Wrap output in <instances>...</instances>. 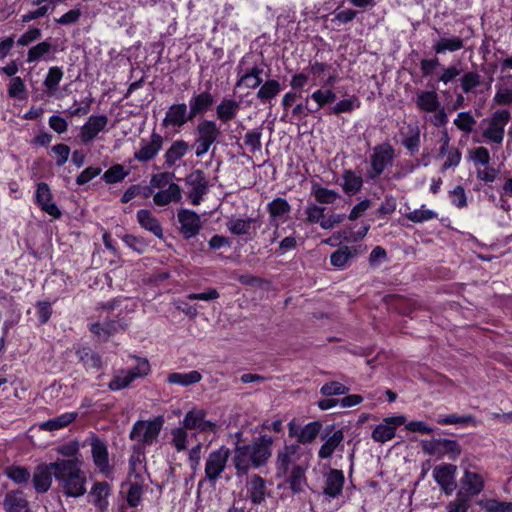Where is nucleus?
I'll list each match as a JSON object with an SVG mask.
<instances>
[{
    "instance_id": "11",
    "label": "nucleus",
    "mask_w": 512,
    "mask_h": 512,
    "mask_svg": "<svg viewBox=\"0 0 512 512\" xmlns=\"http://www.w3.org/2000/svg\"><path fill=\"white\" fill-rule=\"evenodd\" d=\"M270 225L275 228L274 236L271 242H275L279 237L280 224L285 222L291 211V206L285 198H275L267 204Z\"/></svg>"
},
{
    "instance_id": "50",
    "label": "nucleus",
    "mask_w": 512,
    "mask_h": 512,
    "mask_svg": "<svg viewBox=\"0 0 512 512\" xmlns=\"http://www.w3.org/2000/svg\"><path fill=\"white\" fill-rule=\"evenodd\" d=\"M253 223L252 218H236L231 217L228 219L226 226L227 229L233 234V235H245L249 232L251 225Z\"/></svg>"
},
{
    "instance_id": "62",
    "label": "nucleus",
    "mask_w": 512,
    "mask_h": 512,
    "mask_svg": "<svg viewBox=\"0 0 512 512\" xmlns=\"http://www.w3.org/2000/svg\"><path fill=\"white\" fill-rule=\"evenodd\" d=\"M487 512H512V502L488 499L482 503Z\"/></svg>"
},
{
    "instance_id": "26",
    "label": "nucleus",
    "mask_w": 512,
    "mask_h": 512,
    "mask_svg": "<svg viewBox=\"0 0 512 512\" xmlns=\"http://www.w3.org/2000/svg\"><path fill=\"white\" fill-rule=\"evenodd\" d=\"M5 512H31L30 503L21 490L6 493L3 501Z\"/></svg>"
},
{
    "instance_id": "28",
    "label": "nucleus",
    "mask_w": 512,
    "mask_h": 512,
    "mask_svg": "<svg viewBox=\"0 0 512 512\" xmlns=\"http://www.w3.org/2000/svg\"><path fill=\"white\" fill-rule=\"evenodd\" d=\"M461 483L463 485V493L469 498L477 496L484 489L483 477L469 470H465Z\"/></svg>"
},
{
    "instance_id": "22",
    "label": "nucleus",
    "mask_w": 512,
    "mask_h": 512,
    "mask_svg": "<svg viewBox=\"0 0 512 512\" xmlns=\"http://www.w3.org/2000/svg\"><path fill=\"white\" fill-rule=\"evenodd\" d=\"M456 466L451 464L436 466L433 478L446 495H451L457 488L455 481Z\"/></svg>"
},
{
    "instance_id": "37",
    "label": "nucleus",
    "mask_w": 512,
    "mask_h": 512,
    "mask_svg": "<svg viewBox=\"0 0 512 512\" xmlns=\"http://www.w3.org/2000/svg\"><path fill=\"white\" fill-rule=\"evenodd\" d=\"M341 187L346 195H356L361 191L363 187V179L361 176L357 175L353 170L346 169L342 173Z\"/></svg>"
},
{
    "instance_id": "1",
    "label": "nucleus",
    "mask_w": 512,
    "mask_h": 512,
    "mask_svg": "<svg viewBox=\"0 0 512 512\" xmlns=\"http://www.w3.org/2000/svg\"><path fill=\"white\" fill-rule=\"evenodd\" d=\"M309 450H284L276 462V477L284 478L278 488L288 487L293 494L304 492L307 487L306 472L310 467Z\"/></svg>"
},
{
    "instance_id": "55",
    "label": "nucleus",
    "mask_w": 512,
    "mask_h": 512,
    "mask_svg": "<svg viewBox=\"0 0 512 512\" xmlns=\"http://www.w3.org/2000/svg\"><path fill=\"white\" fill-rule=\"evenodd\" d=\"M482 76L477 71H468L460 78V86L464 93L468 94L481 85Z\"/></svg>"
},
{
    "instance_id": "12",
    "label": "nucleus",
    "mask_w": 512,
    "mask_h": 512,
    "mask_svg": "<svg viewBox=\"0 0 512 512\" xmlns=\"http://www.w3.org/2000/svg\"><path fill=\"white\" fill-rule=\"evenodd\" d=\"M164 138L159 133L153 131L149 139L142 138L139 142V149L134 153V159L146 163L153 160L161 151Z\"/></svg>"
},
{
    "instance_id": "2",
    "label": "nucleus",
    "mask_w": 512,
    "mask_h": 512,
    "mask_svg": "<svg viewBox=\"0 0 512 512\" xmlns=\"http://www.w3.org/2000/svg\"><path fill=\"white\" fill-rule=\"evenodd\" d=\"M68 458H58L53 462L54 479L66 497L79 498L87 492V475L82 469L83 462L70 453Z\"/></svg>"
},
{
    "instance_id": "8",
    "label": "nucleus",
    "mask_w": 512,
    "mask_h": 512,
    "mask_svg": "<svg viewBox=\"0 0 512 512\" xmlns=\"http://www.w3.org/2000/svg\"><path fill=\"white\" fill-rule=\"evenodd\" d=\"M136 366L119 370L108 383L111 391H119L127 388L135 379L144 377L150 372V364L145 358H136Z\"/></svg>"
},
{
    "instance_id": "17",
    "label": "nucleus",
    "mask_w": 512,
    "mask_h": 512,
    "mask_svg": "<svg viewBox=\"0 0 512 512\" xmlns=\"http://www.w3.org/2000/svg\"><path fill=\"white\" fill-rule=\"evenodd\" d=\"M345 482L344 473L342 470L330 468L327 473L324 474L323 484V497L325 500L337 499L343 491Z\"/></svg>"
},
{
    "instance_id": "58",
    "label": "nucleus",
    "mask_w": 512,
    "mask_h": 512,
    "mask_svg": "<svg viewBox=\"0 0 512 512\" xmlns=\"http://www.w3.org/2000/svg\"><path fill=\"white\" fill-rule=\"evenodd\" d=\"M8 96L16 99H24L26 97V86L21 77L16 76L10 80Z\"/></svg>"
},
{
    "instance_id": "6",
    "label": "nucleus",
    "mask_w": 512,
    "mask_h": 512,
    "mask_svg": "<svg viewBox=\"0 0 512 512\" xmlns=\"http://www.w3.org/2000/svg\"><path fill=\"white\" fill-rule=\"evenodd\" d=\"M270 457V450H235L233 462L236 475H245L251 468L257 469L265 465Z\"/></svg>"
},
{
    "instance_id": "19",
    "label": "nucleus",
    "mask_w": 512,
    "mask_h": 512,
    "mask_svg": "<svg viewBox=\"0 0 512 512\" xmlns=\"http://www.w3.org/2000/svg\"><path fill=\"white\" fill-rule=\"evenodd\" d=\"M193 119L186 103H174L168 107L162 125L164 127L181 128Z\"/></svg>"
},
{
    "instance_id": "39",
    "label": "nucleus",
    "mask_w": 512,
    "mask_h": 512,
    "mask_svg": "<svg viewBox=\"0 0 512 512\" xmlns=\"http://www.w3.org/2000/svg\"><path fill=\"white\" fill-rule=\"evenodd\" d=\"M53 45L45 40L30 47L27 51V63H38L49 60V55L53 52Z\"/></svg>"
},
{
    "instance_id": "29",
    "label": "nucleus",
    "mask_w": 512,
    "mask_h": 512,
    "mask_svg": "<svg viewBox=\"0 0 512 512\" xmlns=\"http://www.w3.org/2000/svg\"><path fill=\"white\" fill-rule=\"evenodd\" d=\"M182 199V189L178 184H170L166 189H161L153 196L156 206H167L171 203H178Z\"/></svg>"
},
{
    "instance_id": "49",
    "label": "nucleus",
    "mask_w": 512,
    "mask_h": 512,
    "mask_svg": "<svg viewBox=\"0 0 512 512\" xmlns=\"http://www.w3.org/2000/svg\"><path fill=\"white\" fill-rule=\"evenodd\" d=\"M360 105L361 102L359 98L355 95H352L349 98L338 101L335 105L330 107L329 113L334 115H339L341 113H350L355 109H358Z\"/></svg>"
},
{
    "instance_id": "56",
    "label": "nucleus",
    "mask_w": 512,
    "mask_h": 512,
    "mask_svg": "<svg viewBox=\"0 0 512 512\" xmlns=\"http://www.w3.org/2000/svg\"><path fill=\"white\" fill-rule=\"evenodd\" d=\"M128 174L121 164H115L104 172L102 179L107 184H115L121 182Z\"/></svg>"
},
{
    "instance_id": "40",
    "label": "nucleus",
    "mask_w": 512,
    "mask_h": 512,
    "mask_svg": "<svg viewBox=\"0 0 512 512\" xmlns=\"http://www.w3.org/2000/svg\"><path fill=\"white\" fill-rule=\"evenodd\" d=\"M78 417V412H65L40 424V428L46 431H55L65 428Z\"/></svg>"
},
{
    "instance_id": "20",
    "label": "nucleus",
    "mask_w": 512,
    "mask_h": 512,
    "mask_svg": "<svg viewBox=\"0 0 512 512\" xmlns=\"http://www.w3.org/2000/svg\"><path fill=\"white\" fill-rule=\"evenodd\" d=\"M405 423L404 415L386 417L374 428L371 436L376 442L385 443L395 436L396 428Z\"/></svg>"
},
{
    "instance_id": "54",
    "label": "nucleus",
    "mask_w": 512,
    "mask_h": 512,
    "mask_svg": "<svg viewBox=\"0 0 512 512\" xmlns=\"http://www.w3.org/2000/svg\"><path fill=\"white\" fill-rule=\"evenodd\" d=\"M453 124L465 134H470L476 124V119L470 111H463L457 114Z\"/></svg>"
},
{
    "instance_id": "59",
    "label": "nucleus",
    "mask_w": 512,
    "mask_h": 512,
    "mask_svg": "<svg viewBox=\"0 0 512 512\" xmlns=\"http://www.w3.org/2000/svg\"><path fill=\"white\" fill-rule=\"evenodd\" d=\"M349 387L343 385L342 383L338 381H331L328 383H325L321 389L320 393L323 396L330 397V396H337V395H346L349 392Z\"/></svg>"
},
{
    "instance_id": "61",
    "label": "nucleus",
    "mask_w": 512,
    "mask_h": 512,
    "mask_svg": "<svg viewBox=\"0 0 512 512\" xmlns=\"http://www.w3.org/2000/svg\"><path fill=\"white\" fill-rule=\"evenodd\" d=\"M470 499L462 490L458 491L456 499L449 503L447 512H467L470 506Z\"/></svg>"
},
{
    "instance_id": "4",
    "label": "nucleus",
    "mask_w": 512,
    "mask_h": 512,
    "mask_svg": "<svg viewBox=\"0 0 512 512\" xmlns=\"http://www.w3.org/2000/svg\"><path fill=\"white\" fill-rule=\"evenodd\" d=\"M511 118L507 109H499L489 117L482 119L480 127L482 137L487 144L502 145L505 136V127Z\"/></svg>"
},
{
    "instance_id": "18",
    "label": "nucleus",
    "mask_w": 512,
    "mask_h": 512,
    "mask_svg": "<svg viewBox=\"0 0 512 512\" xmlns=\"http://www.w3.org/2000/svg\"><path fill=\"white\" fill-rule=\"evenodd\" d=\"M180 233L185 239L195 237L202 228L200 216L190 209H180L177 213Z\"/></svg>"
},
{
    "instance_id": "14",
    "label": "nucleus",
    "mask_w": 512,
    "mask_h": 512,
    "mask_svg": "<svg viewBox=\"0 0 512 512\" xmlns=\"http://www.w3.org/2000/svg\"><path fill=\"white\" fill-rule=\"evenodd\" d=\"M289 436L295 438L300 444H310L321 433L322 423L320 421H312L304 426L297 424L295 421L288 423Z\"/></svg>"
},
{
    "instance_id": "30",
    "label": "nucleus",
    "mask_w": 512,
    "mask_h": 512,
    "mask_svg": "<svg viewBox=\"0 0 512 512\" xmlns=\"http://www.w3.org/2000/svg\"><path fill=\"white\" fill-rule=\"evenodd\" d=\"M137 221L139 225L146 231L151 232L155 237L163 238V229L158 219L150 210L141 209L137 212Z\"/></svg>"
},
{
    "instance_id": "15",
    "label": "nucleus",
    "mask_w": 512,
    "mask_h": 512,
    "mask_svg": "<svg viewBox=\"0 0 512 512\" xmlns=\"http://www.w3.org/2000/svg\"><path fill=\"white\" fill-rule=\"evenodd\" d=\"M128 326L124 318L111 319L89 324V331L100 341H107L111 336L124 331Z\"/></svg>"
},
{
    "instance_id": "23",
    "label": "nucleus",
    "mask_w": 512,
    "mask_h": 512,
    "mask_svg": "<svg viewBox=\"0 0 512 512\" xmlns=\"http://www.w3.org/2000/svg\"><path fill=\"white\" fill-rule=\"evenodd\" d=\"M108 121L109 119L106 115L89 116L80 130L81 141L85 144L93 141L106 128Z\"/></svg>"
},
{
    "instance_id": "32",
    "label": "nucleus",
    "mask_w": 512,
    "mask_h": 512,
    "mask_svg": "<svg viewBox=\"0 0 512 512\" xmlns=\"http://www.w3.org/2000/svg\"><path fill=\"white\" fill-rule=\"evenodd\" d=\"M240 110V103L235 99L223 98L216 106V116L222 123L233 120Z\"/></svg>"
},
{
    "instance_id": "46",
    "label": "nucleus",
    "mask_w": 512,
    "mask_h": 512,
    "mask_svg": "<svg viewBox=\"0 0 512 512\" xmlns=\"http://www.w3.org/2000/svg\"><path fill=\"white\" fill-rule=\"evenodd\" d=\"M76 354L86 369H99L102 365L100 355L89 347H79L76 350Z\"/></svg>"
},
{
    "instance_id": "41",
    "label": "nucleus",
    "mask_w": 512,
    "mask_h": 512,
    "mask_svg": "<svg viewBox=\"0 0 512 512\" xmlns=\"http://www.w3.org/2000/svg\"><path fill=\"white\" fill-rule=\"evenodd\" d=\"M110 494V485L107 482H97L93 485L90 495L93 497V504L100 511L108 507V496Z\"/></svg>"
},
{
    "instance_id": "21",
    "label": "nucleus",
    "mask_w": 512,
    "mask_h": 512,
    "mask_svg": "<svg viewBox=\"0 0 512 512\" xmlns=\"http://www.w3.org/2000/svg\"><path fill=\"white\" fill-rule=\"evenodd\" d=\"M229 450H214L209 454L205 464V475L210 482L215 483L226 467Z\"/></svg>"
},
{
    "instance_id": "35",
    "label": "nucleus",
    "mask_w": 512,
    "mask_h": 512,
    "mask_svg": "<svg viewBox=\"0 0 512 512\" xmlns=\"http://www.w3.org/2000/svg\"><path fill=\"white\" fill-rule=\"evenodd\" d=\"M197 137L198 139L202 141L209 142L211 144H214L218 137L220 136L221 132L219 127L217 126V123L213 120H202L196 127Z\"/></svg>"
},
{
    "instance_id": "16",
    "label": "nucleus",
    "mask_w": 512,
    "mask_h": 512,
    "mask_svg": "<svg viewBox=\"0 0 512 512\" xmlns=\"http://www.w3.org/2000/svg\"><path fill=\"white\" fill-rule=\"evenodd\" d=\"M211 83H207V88L201 92H193L189 101L188 107L190 110V116L195 118L198 115H204L207 113L215 103V97L210 91Z\"/></svg>"
},
{
    "instance_id": "7",
    "label": "nucleus",
    "mask_w": 512,
    "mask_h": 512,
    "mask_svg": "<svg viewBox=\"0 0 512 512\" xmlns=\"http://www.w3.org/2000/svg\"><path fill=\"white\" fill-rule=\"evenodd\" d=\"M395 158V150L390 143L376 145L370 155V169L367 171V178L377 179L386 168L392 166Z\"/></svg>"
},
{
    "instance_id": "48",
    "label": "nucleus",
    "mask_w": 512,
    "mask_h": 512,
    "mask_svg": "<svg viewBox=\"0 0 512 512\" xmlns=\"http://www.w3.org/2000/svg\"><path fill=\"white\" fill-rule=\"evenodd\" d=\"M420 129L418 126H409L408 132L402 140V145L414 155L419 152L420 149Z\"/></svg>"
},
{
    "instance_id": "31",
    "label": "nucleus",
    "mask_w": 512,
    "mask_h": 512,
    "mask_svg": "<svg viewBox=\"0 0 512 512\" xmlns=\"http://www.w3.org/2000/svg\"><path fill=\"white\" fill-rule=\"evenodd\" d=\"M464 47V40L459 36L446 37L442 36L433 41L432 49L436 55L453 53Z\"/></svg>"
},
{
    "instance_id": "44",
    "label": "nucleus",
    "mask_w": 512,
    "mask_h": 512,
    "mask_svg": "<svg viewBox=\"0 0 512 512\" xmlns=\"http://www.w3.org/2000/svg\"><path fill=\"white\" fill-rule=\"evenodd\" d=\"M356 249L349 246H341L330 256L331 264L338 268L344 269L348 263L354 258Z\"/></svg>"
},
{
    "instance_id": "60",
    "label": "nucleus",
    "mask_w": 512,
    "mask_h": 512,
    "mask_svg": "<svg viewBox=\"0 0 512 512\" xmlns=\"http://www.w3.org/2000/svg\"><path fill=\"white\" fill-rule=\"evenodd\" d=\"M174 178L175 174L172 172H161L158 174H154L150 179V185L153 188L159 190L166 189L167 187H169L170 184H175L174 182H172Z\"/></svg>"
},
{
    "instance_id": "24",
    "label": "nucleus",
    "mask_w": 512,
    "mask_h": 512,
    "mask_svg": "<svg viewBox=\"0 0 512 512\" xmlns=\"http://www.w3.org/2000/svg\"><path fill=\"white\" fill-rule=\"evenodd\" d=\"M35 199L41 210L48 215L54 218H59L61 216V211L56 203L52 201V193L46 183L41 182L37 185Z\"/></svg>"
},
{
    "instance_id": "13",
    "label": "nucleus",
    "mask_w": 512,
    "mask_h": 512,
    "mask_svg": "<svg viewBox=\"0 0 512 512\" xmlns=\"http://www.w3.org/2000/svg\"><path fill=\"white\" fill-rule=\"evenodd\" d=\"M186 185L189 187L188 199L191 204L199 205L204 195L208 192V181L202 170L191 172L185 179Z\"/></svg>"
},
{
    "instance_id": "36",
    "label": "nucleus",
    "mask_w": 512,
    "mask_h": 512,
    "mask_svg": "<svg viewBox=\"0 0 512 512\" xmlns=\"http://www.w3.org/2000/svg\"><path fill=\"white\" fill-rule=\"evenodd\" d=\"M190 150V145L184 140H176L164 154L165 164L168 168L173 167L178 160L184 157Z\"/></svg>"
},
{
    "instance_id": "10",
    "label": "nucleus",
    "mask_w": 512,
    "mask_h": 512,
    "mask_svg": "<svg viewBox=\"0 0 512 512\" xmlns=\"http://www.w3.org/2000/svg\"><path fill=\"white\" fill-rule=\"evenodd\" d=\"M244 58H242L237 65L236 71L238 74V80L235 83V87H245L247 89L259 88L263 83V64H255L252 67L244 68Z\"/></svg>"
},
{
    "instance_id": "25",
    "label": "nucleus",
    "mask_w": 512,
    "mask_h": 512,
    "mask_svg": "<svg viewBox=\"0 0 512 512\" xmlns=\"http://www.w3.org/2000/svg\"><path fill=\"white\" fill-rule=\"evenodd\" d=\"M53 477V462L38 465L33 473V486L35 491L39 494L46 493L52 485Z\"/></svg>"
},
{
    "instance_id": "45",
    "label": "nucleus",
    "mask_w": 512,
    "mask_h": 512,
    "mask_svg": "<svg viewBox=\"0 0 512 512\" xmlns=\"http://www.w3.org/2000/svg\"><path fill=\"white\" fill-rule=\"evenodd\" d=\"M143 483L144 481L136 480L134 481L132 479H129V481L126 483L128 486L127 492H126V501L127 504L135 508L137 507L142 499L143 494ZM125 484H122V487H124Z\"/></svg>"
},
{
    "instance_id": "42",
    "label": "nucleus",
    "mask_w": 512,
    "mask_h": 512,
    "mask_svg": "<svg viewBox=\"0 0 512 512\" xmlns=\"http://www.w3.org/2000/svg\"><path fill=\"white\" fill-rule=\"evenodd\" d=\"M202 379L200 372L196 370L189 371L187 373L174 372L170 373L167 377L169 384L180 385L188 387L190 385L199 383Z\"/></svg>"
},
{
    "instance_id": "53",
    "label": "nucleus",
    "mask_w": 512,
    "mask_h": 512,
    "mask_svg": "<svg viewBox=\"0 0 512 512\" xmlns=\"http://www.w3.org/2000/svg\"><path fill=\"white\" fill-rule=\"evenodd\" d=\"M310 98L317 104L316 108L314 109L317 112L319 109L325 107L326 105L333 103L336 100V94L329 88H321L314 91Z\"/></svg>"
},
{
    "instance_id": "27",
    "label": "nucleus",
    "mask_w": 512,
    "mask_h": 512,
    "mask_svg": "<svg viewBox=\"0 0 512 512\" xmlns=\"http://www.w3.org/2000/svg\"><path fill=\"white\" fill-rule=\"evenodd\" d=\"M415 105L421 112L430 113L442 106L439 96L434 90H421L415 97Z\"/></svg>"
},
{
    "instance_id": "33",
    "label": "nucleus",
    "mask_w": 512,
    "mask_h": 512,
    "mask_svg": "<svg viewBox=\"0 0 512 512\" xmlns=\"http://www.w3.org/2000/svg\"><path fill=\"white\" fill-rule=\"evenodd\" d=\"M64 72L61 67L53 66L48 69L43 81L45 93L48 97L61 98L58 92V86L63 78Z\"/></svg>"
},
{
    "instance_id": "47",
    "label": "nucleus",
    "mask_w": 512,
    "mask_h": 512,
    "mask_svg": "<svg viewBox=\"0 0 512 512\" xmlns=\"http://www.w3.org/2000/svg\"><path fill=\"white\" fill-rule=\"evenodd\" d=\"M322 439H325V443L321 448H337L344 439L342 429L335 430L334 425H327L322 433Z\"/></svg>"
},
{
    "instance_id": "43",
    "label": "nucleus",
    "mask_w": 512,
    "mask_h": 512,
    "mask_svg": "<svg viewBox=\"0 0 512 512\" xmlns=\"http://www.w3.org/2000/svg\"><path fill=\"white\" fill-rule=\"evenodd\" d=\"M311 193L316 202L320 204H333L340 198V194L337 191L322 187L317 182H312Z\"/></svg>"
},
{
    "instance_id": "3",
    "label": "nucleus",
    "mask_w": 512,
    "mask_h": 512,
    "mask_svg": "<svg viewBox=\"0 0 512 512\" xmlns=\"http://www.w3.org/2000/svg\"><path fill=\"white\" fill-rule=\"evenodd\" d=\"M216 424L206 419V412L202 409L193 408L188 411L183 419V427H177L171 431V442L175 448H186L192 444L191 439L194 433L187 430H199L201 432H213Z\"/></svg>"
},
{
    "instance_id": "51",
    "label": "nucleus",
    "mask_w": 512,
    "mask_h": 512,
    "mask_svg": "<svg viewBox=\"0 0 512 512\" xmlns=\"http://www.w3.org/2000/svg\"><path fill=\"white\" fill-rule=\"evenodd\" d=\"M439 424L442 425H459L461 427H465L468 425L476 426V420L472 415H458V414H449L445 416H440L437 420Z\"/></svg>"
},
{
    "instance_id": "9",
    "label": "nucleus",
    "mask_w": 512,
    "mask_h": 512,
    "mask_svg": "<svg viewBox=\"0 0 512 512\" xmlns=\"http://www.w3.org/2000/svg\"><path fill=\"white\" fill-rule=\"evenodd\" d=\"M248 498L250 499L252 506L249 508V512H270L265 507L266 497L270 494L267 490L266 480L259 475H252L247 482Z\"/></svg>"
},
{
    "instance_id": "63",
    "label": "nucleus",
    "mask_w": 512,
    "mask_h": 512,
    "mask_svg": "<svg viewBox=\"0 0 512 512\" xmlns=\"http://www.w3.org/2000/svg\"><path fill=\"white\" fill-rule=\"evenodd\" d=\"M261 137L262 132L260 129L249 131L245 134L244 144L249 147L251 152H256L261 150Z\"/></svg>"
},
{
    "instance_id": "38",
    "label": "nucleus",
    "mask_w": 512,
    "mask_h": 512,
    "mask_svg": "<svg viewBox=\"0 0 512 512\" xmlns=\"http://www.w3.org/2000/svg\"><path fill=\"white\" fill-rule=\"evenodd\" d=\"M129 479L144 481L146 473V457L143 450H134L129 460Z\"/></svg>"
},
{
    "instance_id": "57",
    "label": "nucleus",
    "mask_w": 512,
    "mask_h": 512,
    "mask_svg": "<svg viewBox=\"0 0 512 512\" xmlns=\"http://www.w3.org/2000/svg\"><path fill=\"white\" fill-rule=\"evenodd\" d=\"M325 207L310 204L305 209L306 220L310 224H318L321 227V223L325 222Z\"/></svg>"
},
{
    "instance_id": "52",
    "label": "nucleus",
    "mask_w": 512,
    "mask_h": 512,
    "mask_svg": "<svg viewBox=\"0 0 512 512\" xmlns=\"http://www.w3.org/2000/svg\"><path fill=\"white\" fill-rule=\"evenodd\" d=\"M405 217L413 223H423L436 219L438 214L434 210L428 209L425 205H422L419 209L406 213Z\"/></svg>"
},
{
    "instance_id": "64",
    "label": "nucleus",
    "mask_w": 512,
    "mask_h": 512,
    "mask_svg": "<svg viewBox=\"0 0 512 512\" xmlns=\"http://www.w3.org/2000/svg\"><path fill=\"white\" fill-rule=\"evenodd\" d=\"M495 105L508 106L512 105V89L497 87L495 95L493 97Z\"/></svg>"
},
{
    "instance_id": "5",
    "label": "nucleus",
    "mask_w": 512,
    "mask_h": 512,
    "mask_svg": "<svg viewBox=\"0 0 512 512\" xmlns=\"http://www.w3.org/2000/svg\"><path fill=\"white\" fill-rule=\"evenodd\" d=\"M164 422V417L161 415L150 420L136 421L130 431L131 440L145 446L154 445L163 428Z\"/></svg>"
},
{
    "instance_id": "34",
    "label": "nucleus",
    "mask_w": 512,
    "mask_h": 512,
    "mask_svg": "<svg viewBox=\"0 0 512 512\" xmlns=\"http://www.w3.org/2000/svg\"><path fill=\"white\" fill-rule=\"evenodd\" d=\"M281 90L282 87L278 80L268 79L260 85L256 97L262 104L270 103L278 96Z\"/></svg>"
}]
</instances>
